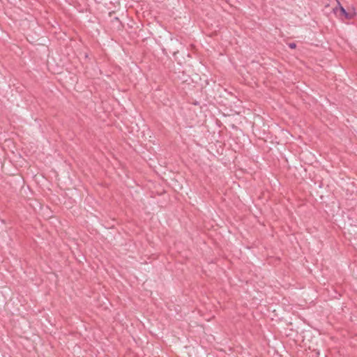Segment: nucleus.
Returning a JSON list of instances; mask_svg holds the SVG:
<instances>
[{
  "instance_id": "obj_1",
  "label": "nucleus",
  "mask_w": 357,
  "mask_h": 357,
  "mask_svg": "<svg viewBox=\"0 0 357 357\" xmlns=\"http://www.w3.org/2000/svg\"><path fill=\"white\" fill-rule=\"evenodd\" d=\"M337 9L340 11V15L342 17L348 20L354 18L357 13L356 8L353 6L348 7L346 10L341 5H339Z\"/></svg>"
}]
</instances>
